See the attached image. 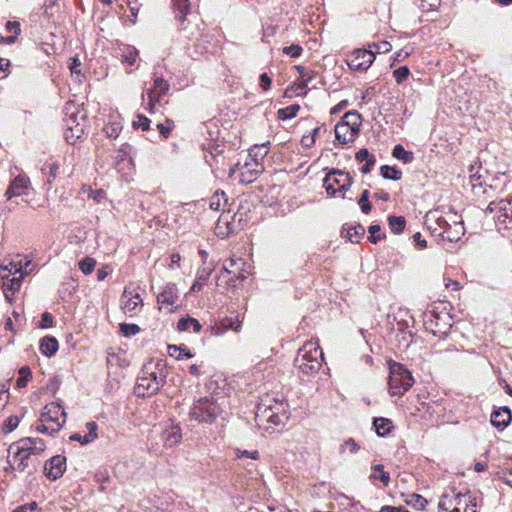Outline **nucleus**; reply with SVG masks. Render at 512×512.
<instances>
[{"label":"nucleus","instance_id":"c03bdc74","mask_svg":"<svg viewBox=\"0 0 512 512\" xmlns=\"http://www.w3.org/2000/svg\"><path fill=\"white\" fill-rule=\"evenodd\" d=\"M365 235V228L362 224L358 223L347 230L346 237L348 240L354 243H358L359 240Z\"/></svg>","mask_w":512,"mask_h":512},{"label":"nucleus","instance_id":"3c124183","mask_svg":"<svg viewBox=\"0 0 512 512\" xmlns=\"http://www.w3.org/2000/svg\"><path fill=\"white\" fill-rule=\"evenodd\" d=\"M370 192L369 190H364L358 200V204L360 206L361 211L364 214H369L372 210V204L369 201Z\"/></svg>","mask_w":512,"mask_h":512},{"label":"nucleus","instance_id":"58836bf2","mask_svg":"<svg viewBox=\"0 0 512 512\" xmlns=\"http://www.w3.org/2000/svg\"><path fill=\"white\" fill-rule=\"evenodd\" d=\"M61 414L63 416V419L62 422H59V424H57V426H49L48 423L40 422V424L36 426V430L39 433L49 435H54L55 433L59 432L66 422V412L62 411Z\"/></svg>","mask_w":512,"mask_h":512},{"label":"nucleus","instance_id":"2eb2a0df","mask_svg":"<svg viewBox=\"0 0 512 512\" xmlns=\"http://www.w3.org/2000/svg\"><path fill=\"white\" fill-rule=\"evenodd\" d=\"M30 185V180L25 175L16 176L10 183L9 187L5 192L7 199L12 197L21 196L27 194V190Z\"/></svg>","mask_w":512,"mask_h":512},{"label":"nucleus","instance_id":"aec40b11","mask_svg":"<svg viewBox=\"0 0 512 512\" xmlns=\"http://www.w3.org/2000/svg\"><path fill=\"white\" fill-rule=\"evenodd\" d=\"M294 67L298 71L299 76L302 79V83L295 84V85L288 87L284 93V96L287 98H292L294 96H300V95L306 94L305 87H306L307 82L311 79L310 76H307L306 66H294Z\"/></svg>","mask_w":512,"mask_h":512},{"label":"nucleus","instance_id":"bf43d9fd","mask_svg":"<svg viewBox=\"0 0 512 512\" xmlns=\"http://www.w3.org/2000/svg\"><path fill=\"white\" fill-rule=\"evenodd\" d=\"M120 332L125 337H131L140 332V327L137 324L123 323L120 325Z\"/></svg>","mask_w":512,"mask_h":512},{"label":"nucleus","instance_id":"79ce46f5","mask_svg":"<svg viewBox=\"0 0 512 512\" xmlns=\"http://www.w3.org/2000/svg\"><path fill=\"white\" fill-rule=\"evenodd\" d=\"M438 508L441 511L446 512H461L460 507L454 506L453 497H450L448 494H443L439 503Z\"/></svg>","mask_w":512,"mask_h":512},{"label":"nucleus","instance_id":"6ab92c4d","mask_svg":"<svg viewBox=\"0 0 512 512\" xmlns=\"http://www.w3.org/2000/svg\"><path fill=\"white\" fill-rule=\"evenodd\" d=\"M263 170V165L258 161H254L252 164L246 163L239 175L240 182L244 184H250L254 182L263 172Z\"/></svg>","mask_w":512,"mask_h":512},{"label":"nucleus","instance_id":"69168bd1","mask_svg":"<svg viewBox=\"0 0 512 512\" xmlns=\"http://www.w3.org/2000/svg\"><path fill=\"white\" fill-rule=\"evenodd\" d=\"M54 325V317L49 312H44L41 315V320L38 323V327L41 329L51 328Z\"/></svg>","mask_w":512,"mask_h":512},{"label":"nucleus","instance_id":"c9c22d12","mask_svg":"<svg viewBox=\"0 0 512 512\" xmlns=\"http://www.w3.org/2000/svg\"><path fill=\"white\" fill-rule=\"evenodd\" d=\"M169 83L163 77H155L153 88L149 89L148 93H153L155 96L161 98L169 91Z\"/></svg>","mask_w":512,"mask_h":512},{"label":"nucleus","instance_id":"e2e57ef3","mask_svg":"<svg viewBox=\"0 0 512 512\" xmlns=\"http://www.w3.org/2000/svg\"><path fill=\"white\" fill-rule=\"evenodd\" d=\"M86 429L88 431L86 442H93L98 438L97 430L98 424L95 421H90L86 423Z\"/></svg>","mask_w":512,"mask_h":512},{"label":"nucleus","instance_id":"864d4df0","mask_svg":"<svg viewBox=\"0 0 512 512\" xmlns=\"http://www.w3.org/2000/svg\"><path fill=\"white\" fill-rule=\"evenodd\" d=\"M96 266V260L92 257H85L79 262V269L85 274L89 275L93 272Z\"/></svg>","mask_w":512,"mask_h":512},{"label":"nucleus","instance_id":"72a5a7b5","mask_svg":"<svg viewBox=\"0 0 512 512\" xmlns=\"http://www.w3.org/2000/svg\"><path fill=\"white\" fill-rule=\"evenodd\" d=\"M190 328H192L195 333H199L201 331L202 325L197 319L190 316L182 317L179 319L177 323V329L179 331H188Z\"/></svg>","mask_w":512,"mask_h":512},{"label":"nucleus","instance_id":"e433bc0d","mask_svg":"<svg viewBox=\"0 0 512 512\" xmlns=\"http://www.w3.org/2000/svg\"><path fill=\"white\" fill-rule=\"evenodd\" d=\"M373 473L370 475L371 480H379L387 487L390 483V474L384 470L382 464H376L372 467Z\"/></svg>","mask_w":512,"mask_h":512},{"label":"nucleus","instance_id":"4be33fe9","mask_svg":"<svg viewBox=\"0 0 512 512\" xmlns=\"http://www.w3.org/2000/svg\"><path fill=\"white\" fill-rule=\"evenodd\" d=\"M294 366L298 368L305 375H314L316 374L322 364L321 361H316V358L313 360H308L304 356H296L294 359Z\"/></svg>","mask_w":512,"mask_h":512},{"label":"nucleus","instance_id":"5701e85b","mask_svg":"<svg viewBox=\"0 0 512 512\" xmlns=\"http://www.w3.org/2000/svg\"><path fill=\"white\" fill-rule=\"evenodd\" d=\"M178 300V289L175 283H167L157 295V302L162 305H174Z\"/></svg>","mask_w":512,"mask_h":512},{"label":"nucleus","instance_id":"bb28decb","mask_svg":"<svg viewBox=\"0 0 512 512\" xmlns=\"http://www.w3.org/2000/svg\"><path fill=\"white\" fill-rule=\"evenodd\" d=\"M171 5L175 14V19L181 26L190 11V2L189 0H171Z\"/></svg>","mask_w":512,"mask_h":512},{"label":"nucleus","instance_id":"f03ea898","mask_svg":"<svg viewBox=\"0 0 512 512\" xmlns=\"http://www.w3.org/2000/svg\"><path fill=\"white\" fill-rule=\"evenodd\" d=\"M452 322V316L443 303L432 304L423 313V325L426 331L439 338L449 334Z\"/></svg>","mask_w":512,"mask_h":512},{"label":"nucleus","instance_id":"a19ab883","mask_svg":"<svg viewBox=\"0 0 512 512\" xmlns=\"http://www.w3.org/2000/svg\"><path fill=\"white\" fill-rule=\"evenodd\" d=\"M380 175L384 179L398 181L402 178V171L396 166L382 165L380 167Z\"/></svg>","mask_w":512,"mask_h":512},{"label":"nucleus","instance_id":"8fccbe9b","mask_svg":"<svg viewBox=\"0 0 512 512\" xmlns=\"http://www.w3.org/2000/svg\"><path fill=\"white\" fill-rule=\"evenodd\" d=\"M392 46L387 41H381L378 43H373L368 46V51H372L375 57L380 54H386L390 52Z\"/></svg>","mask_w":512,"mask_h":512},{"label":"nucleus","instance_id":"a211bd4d","mask_svg":"<svg viewBox=\"0 0 512 512\" xmlns=\"http://www.w3.org/2000/svg\"><path fill=\"white\" fill-rule=\"evenodd\" d=\"M374 61L375 55L373 52L365 48L354 49L345 58L346 64H373Z\"/></svg>","mask_w":512,"mask_h":512},{"label":"nucleus","instance_id":"9b49d317","mask_svg":"<svg viewBox=\"0 0 512 512\" xmlns=\"http://www.w3.org/2000/svg\"><path fill=\"white\" fill-rule=\"evenodd\" d=\"M164 360H158L156 363L150 361L143 366V375H147L153 382H159V390L166 382L167 374L164 372Z\"/></svg>","mask_w":512,"mask_h":512},{"label":"nucleus","instance_id":"de8ad7c7","mask_svg":"<svg viewBox=\"0 0 512 512\" xmlns=\"http://www.w3.org/2000/svg\"><path fill=\"white\" fill-rule=\"evenodd\" d=\"M360 448V445L353 438H348L340 445L339 453L343 454L348 451L350 454H356Z\"/></svg>","mask_w":512,"mask_h":512},{"label":"nucleus","instance_id":"dca6fc26","mask_svg":"<svg viewBox=\"0 0 512 512\" xmlns=\"http://www.w3.org/2000/svg\"><path fill=\"white\" fill-rule=\"evenodd\" d=\"M64 411L59 403L52 402L44 407L43 412L40 415L39 421L43 423H54L55 426L62 422L63 416L61 412Z\"/></svg>","mask_w":512,"mask_h":512},{"label":"nucleus","instance_id":"13d9d810","mask_svg":"<svg viewBox=\"0 0 512 512\" xmlns=\"http://www.w3.org/2000/svg\"><path fill=\"white\" fill-rule=\"evenodd\" d=\"M150 123H151V120L148 117H146L142 114H138L137 120H134L132 122V127L134 129L140 128L141 130L146 131V130H149Z\"/></svg>","mask_w":512,"mask_h":512},{"label":"nucleus","instance_id":"4468645a","mask_svg":"<svg viewBox=\"0 0 512 512\" xmlns=\"http://www.w3.org/2000/svg\"><path fill=\"white\" fill-rule=\"evenodd\" d=\"M20 450L27 452L31 455H40L44 452L46 445L43 439L26 437L15 442Z\"/></svg>","mask_w":512,"mask_h":512},{"label":"nucleus","instance_id":"c756f323","mask_svg":"<svg viewBox=\"0 0 512 512\" xmlns=\"http://www.w3.org/2000/svg\"><path fill=\"white\" fill-rule=\"evenodd\" d=\"M334 132L336 140L343 145L353 142L357 138L356 134L352 133L345 124H341L340 122L336 124Z\"/></svg>","mask_w":512,"mask_h":512},{"label":"nucleus","instance_id":"ddd939ff","mask_svg":"<svg viewBox=\"0 0 512 512\" xmlns=\"http://www.w3.org/2000/svg\"><path fill=\"white\" fill-rule=\"evenodd\" d=\"M162 441L166 447L172 448L178 445L182 440V431L178 423L170 420V424L167 425L162 431Z\"/></svg>","mask_w":512,"mask_h":512},{"label":"nucleus","instance_id":"338daca9","mask_svg":"<svg viewBox=\"0 0 512 512\" xmlns=\"http://www.w3.org/2000/svg\"><path fill=\"white\" fill-rule=\"evenodd\" d=\"M409 66H399L398 69L394 70L393 75L398 84L402 83L409 76Z\"/></svg>","mask_w":512,"mask_h":512},{"label":"nucleus","instance_id":"ea45409f","mask_svg":"<svg viewBox=\"0 0 512 512\" xmlns=\"http://www.w3.org/2000/svg\"><path fill=\"white\" fill-rule=\"evenodd\" d=\"M392 156L405 164L411 163L414 159L413 153L411 151L405 150L401 144L394 146L392 150Z\"/></svg>","mask_w":512,"mask_h":512},{"label":"nucleus","instance_id":"f704fd0d","mask_svg":"<svg viewBox=\"0 0 512 512\" xmlns=\"http://www.w3.org/2000/svg\"><path fill=\"white\" fill-rule=\"evenodd\" d=\"M167 348L169 356L174 357L176 360L189 359L194 356L185 345H168Z\"/></svg>","mask_w":512,"mask_h":512},{"label":"nucleus","instance_id":"9d476101","mask_svg":"<svg viewBox=\"0 0 512 512\" xmlns=\"http://www.w3.org/2000/svg\"><path fill=\"white\" fill-rule=\"evenodd\" d=\"M65 471L66 457L64 455H55L44 464V474L50 480L55 481L61 478Z\"/></svg>","mask_w":512,"mask_h":512},{"label":"nucleus","instance_id":"052dcab7","mask_svg":"<svg viewBox=\"0 0 512 512\" xmlns=\"http://www.w3.org/2000/svg\"><path fill=\"white\" fill-rule=\"evenodd\" d=\"M71 76L78 82L81 83L85 78V71L87 66H68Z\"/></svg>","mask_w":512,"mask_h":512},{"label":"nucleus","instance_id":"0eeeda50","mask_svg":"<svg viewBox=\"0 0 512 512\" xmlns=\"http://www.w3.org/2000/svg\"><path fill=\"white\" fill-rule=\"evenodd\" d=\"M287 403L281 400L273 399L263 401L257 406V415L263 416L274 425L284 424L288 420Z\"/></svg>","mask_w":512,"mask_h":512},{"label":"nucleus","instance_id":"5fc2aeb1","mask_svg":"<svg viewBox=\"0 0 512 512\" xmlns=\"http://www.w3.org/2000/svg\"><path fill=\"white\" fill-rule=\"evenodd\" d=\"M380 231H381V226L379 224H372L368 228V232L370 234V236L368 237V240L371 243L376 244L381 239L385 238L386 235L385 234H379Z\"/></svg>","mask_w":512,"mask_h":512},{"label":"nucleus","instance_id":"423d86ee","mask_svg":"<svg viewBox=\"0 0 512 512\" xmlns=\"http://www.w3.org/2000/svg\"><path fill=\"white\" fill-rule=\"evenodd\" d=\"M222 409L218 403L209 397L198 399L190 410V417L199 423L211 424L221 414Z\"/></svg>","mask_w":512,"mask_h":512},{"label":"nucleus","instance_id":"c85d7f7f","mask_svg":"<svg viewBox=\"0 0 512 512\" xmlns=\"http://www.w3.org/2000/svg\"><path fill=\"white\" fill-rule=\"evenodd\" d=\"M242 327V321L239 320L238 316L233 317H225L221 320L219 325L217 326L216 334L221 335L227 332L228 330H233L235 332H239Z\"/></svg>","mask_w":512,"mask_h":512},{"label":"nucleus","instance_id":"7c9ffc66","mask_svg":"<svg viewBox=\"0 0 512 512\" xmlns=\"http://www.w3.org/2000/svg\"><path fill=\"white\" fill-rule=\"evenodd\" d=\"M373 427L379 437H385L389 435L393 429V423L388 418L376 417L373 419Z\"/></svg>","mask_w":512,"mask_h":512},{"label":"nucleus","instance_id":"b1692460","mask_svg":"<svg viewBox=\"0 0 512 512\" xmlns=\"http://www.w3.org/2000/svg\"><path fill=\"white\" fill-rule=\"evenodd\" d=\"M512 420V414L508 408H500L490 416V423L499 430L505 429Z\"/></svg>","mask_w":512,"mask_h":512},{"label":"nucleus","instance_id":"cd10ccee","mask_svg":"<svg viewBox=\"0 0 512 512\" xmlns=\"http://www.w3.org/2000/svg\"><path fill=\"white\" fill-rule=\"evenodd\" d=\"M59 349L58 340L53 336H45L40 340L39 350L47 356L52 357Z\"/></svg>","mask_w":512,"mask_h":512},{"label":"nucleus","instance_id":"20e7f679","mask_svg":"<svg viewBox=\"0 0 512 512\" xmlns=\"http://www.w3.org/2000/svg\"><path fill=\"white\" fill-rule=\"evenodd\" d=\"M388 388L392 396H402L414 383L411 372L401 363H389Z\"/></svg>","mask_w":512,"mask_h":512},{"label":"nucleus","instance_id":"6e6552de","mask_svg":"<svg viewBox=\"0 0 512 512\" xmlns=\"http://www.w3.org/2000/svg\"><path fill=\"white\" fill-rule=\"evenodd\" d=\"M8 457H12L16 464L11 465V470L23 472L32 466V469L29 471L30 475L37 470V465L31 462V456L27 452L20 450V447L15 442L8 448Z\"/></svg>","mask_w":512,"mask_h":512},{"label":"nucleus","instance_id":"0e129e2a","mask_svg":"<svg viewBox=\"0 0 512 512\" xmlns=\"http://www.w3.org/2000/svg\"><path fill=\"white\" fill-rule=\"evenodd\" d=\"M345 120L351 122L354 125V128L360 127L362 123V116L357 111H349L344 114Z\"/></svg>","mask_w":512,"mask_h":512},{"label":"nucleus","instance_id":"1a4fd4ad","mask_svg":"<svg viewBox=\"0 0 512 512\" xmlns=\"http://www.w3.org/2000/svg\"><path fill=\"white\" fill-rule=\"evenodd\" d=\"M508 202L505 200L493 201L484 210V217L487 220L498 222L500 225L506 227V220Z\"/></svg>","mask_w":512,"mask_h":512},{"label":"nucleus","instance_id":"a878e982","mask_svg":"<svg viewBox=\"0 0 512 512\" xmlns=\"http://www.w3.org/2000/svg\"><path fill=\"white\" fill-rule=\"evenodd\" d=\"M60 164L58 162H46L41 168L44 176V183L48 185V190L52 187L53 182L59 175Z\"/></svg>","mask_w":512,"mask_h":512},{"label":"nucleus","instance_id":"7ed1b4c3","mask_svg":"<svg viewBox=\"0 0 512 512\" xmlns=\"http://www.w3.org/2000/svg\"><path fill=\"white\" fill-rule=\"evenodd\" d=\"M30 261H26L24 266L20 262V266L17 267L10 263L11 268L8 266L1 267L0 280L1 287L3 289L6 300L11 304L13 302L12 295L18 291L22 285L24 275L28 274V266Z\"/></svg>","mask_w":512,"mask_h":512},{"label":"nucleus","instance_id":"6e6d98bb","mask_svg":"<svg viewBox=\"0 0 512 512\" xmlns=\"http://www.w3.org/2000/svg\"><path fill=\"white\" fill-rule=\"evenodd\" d=\"M20 419L16 415L9 416L3 423L2 431L4 434H8L17 428Z\"/></svg>","mask_w":512,"mask_h":512},{"label":"nucleus","instance_id":"39448f33","mask_svg":"<svg viewBox=\"0 0 512 512\" xmlns=\"http://www.w3.org/2000/svg\"><path fill=\"white\" fill-rule=\"evenodd\" d=\"M353 183L354 179L349 172L336 168L330 169L323 180V186L330 197H336L338 193H341L343 199Z\"/></svg>","mask_w":512,"mask_h":512},{"label":"nucleus","instance_id":"a18cd8bd","mask_svg":"<svg viewBox=\"0 0 512 512\" xmlns=\"http://www.w3.org/2000/svg\"><path fill=\"white\" fill-rule=\"evenodd\" d=\"M270 142H266L261 145H254L250 151L249 155L253 157L254 161H258L259 159L262 160L264 157L268 154V145Z\"/></svg>","mask_w":512,"mask_h":512},{"label":"nucleus","instance_id":"f8f14e48","mask_svg":"<svg viewBox=\"0 0 512 512\" xmlns=\"http://www.w3.org/2000/svg\"><path fill=\"white\" fill-rule=\"evenodd\" d=\"M159 391V382H153L147 375H143V369L137 378L135 393L137 396L149 397Z\"/></svg>","mask_w":512,"mask_h":512},{"label":"nucleus","instance_id":"774afa93","mask_svg":"<svg viewBox=\"0 0 512 512\" xmlns=\"http://www.w3.org/2000/svg\"><path fill=\"white\" fill-rule=\"evenodd\" d=\"M303 49L299 45H291V46H285L282 49V52L286 55H289L292 58H297L301 55Z\"/></svg>","mask_w":512,"mask_h":512},{"label":"nucleus","instance_id":"f3484780","mask_svg":"<svg viewBox=\"0 0 512 512\" xmlns=\"http://www.w3.org/2000/svg\"><path fill=\"white\" fill-rule=\"evenodd\" d=\"M121 303L124 313L132 316L136 314L138 307L143 304V301L138 293L133 294L125 289L121 296Z\"/></svg>","mask_w":512,"mask_h":512},{"label":"nucleus","instance_id":"4c0bfd02","mask_svg":"<svg viewBox=\"0 0 512 512\" xmlns=\"http://www.w3.org/2000/svg\"><path fill=\"white\" fill-rule=\"evenodd\" d=\"M387 220L392 233L401 234L404 231L406 227V219L404 216L390 215Z\"/></svg>","mask_w":512,"mask_h":512},{"label":"nucleus","instance_id":"412c9836","mask_svg":"<svg viewBox=\"0 0 512 512\" xmlns=\"http://www.w3.org/2000/svg\"><path fill=\"white\" fill-rule=\"evenodd\" d=\"M294 67L298 71L299 76L302 79V83L295 84V85L288 87L284 93V96L287 98H292L294 96H300V95L306 94L305 87H306L307 82L311 79L310 76H307L306 66H294Z\"/></svg>","mask_w":512,"mask_h":512},{"label":"nucleus","instance_id":"49530a36","mask_svg":"<svg viewBox=\"0 0 512 512\" xmlns=\"http://www.w3.org/2000/svg\"><path fill=\"white\" fill-rule=\"evenodd\" d=\"M32 378V371L29 366H22L19 369V378L16 381L18 388H24Z\"/></svg>","mask_w":512,"mask_h":512},{"label":"nucleus","instance_id":"37998d69","mask_svg":"<svg viewBox=\"0 0 512 512\" xmlns=\"http://www.w3.org/2000/svg\"><path fill=\"white\" fill-rule=\"evenodd\" d=\"M299 110H300V105H298V104H292L285 108H281L277 112L278 119L283 120V121L292 119L297 116Z\"/></svg>","mask_w":512,"mask_h":512},{"label":"nucleus","instance_id":"680f3d73","mask_svg":"<svg viewBox=\"0 0 512 512\" xmlns=\"http://www.w3.org/2000/svg\"><path fill=\"white\" fill-rule=\"evenodd\" d=\"M411 49H407L406 47L395 52L390 58V64H395L396 62L400 63L406 60V58L410 55Z\"/></svg>","mask_w":512,"mask_h":512},{"label":"nucleus","instance_id":"473e14b6","mask_svg":"<svg viewBox=\"0 0 512 512\" xmlns=\"http://www.w3.org/2000/svg\"><path fill=\"white\" fill-rule=\"evenodd\" d=\"M122 127V122L119 116L111 117L110 120L105 124L103 131L107 137L116 139L119 136Z\"/></svg>","mask_w":512,"mask_h":512},{"label":"nucleus","instance_id":"2f4dec72","mask_svg":"<svg viewBox=\"0 0 512 512\" xmlns=\"http://www.w3.org/2000/svg\"><path fill=\"white\" fill-rule=\"evenodd\" d=\"M213 269L212 268H199L196 273V279L194 283L192 284L191 291L198 292L201 291L204 287V285L209 280L211 273Z\"/></svg>","mask_w":512,"mask_h":512},{"label":"nucleus","instance_id":"f257e3e1","mask_svg":"<svg viewBox=\"0 0 512 512\" xmlns=\"http://www.w3.org/2000/svg\"><path fill=\"white\" fill-rule=\"evenodd\" d=\"M64 113V138L67 143L75 145L78 141L82 140L86 133V113L84 111H80L78 105H76L73 101H68L65 104Z\"/></svg>","mask_w":512,"mask_h":512},{"label":"nucleus","instance_id":"09e8293b","mask_svg":"<svg viewBox=\"0 0 512 512\" xmlns=\"http://www.w3.org/2000/svg\"><path fill=\"white\" fill-rule=\"evenodd\" d=\"M138 54L139 52L134 46H125L122 54L123 62L125 64H135L138 58Z\"/></svg>","mask_w":512,"mask_h":512},{"label":"nucleus","instance_id":"603ef678","mask_svg":"<svg viewBox=\"0 0 512 512\" xmlns=\"http://www.w3.org/2000/svg\"><path fill=\"white\" fill-rule=\"evenodd\" d=\"M221 199H224V202L226 203L227 202V197H226V194L224 191L222 190H217L213 196L211 197L210 199V208L212 210H215V211H218L220 210V207H221Z\"/></svg>","mask_w":512,"mask_h":512},{"label":"nucleus","instance_id":"393cba45","mask_svg":"<svg viewBox=\"0 0 512 512\" xmlns=\"http://www.w3.org/2000/svg\"><path fill=\"white\" fill-rule=\"evenodd\" d=\"M304 356L308 360H313L316 358V361L323 362V352L320 348V346L317 343L314 342H307L305 343L299 350L296 356Z\"/></svg>","mask_w":512,"mask_h":512},{"label":"nucleus","instance_id":"4d7b16f0","mask_svg":"<svg viewBox=\"0 0 512 512\" xmlns=\"http://www.w3.org/2000/svg\"><path fill=\"white\" fill-rule=\"evenodd\" d=\"M461 230L463 227H459V230L452 231V228L445 229L441 231L438 235L442 238V240L453 242L457 241L460 238Z\"/></svg>","mask_w":512,"mask_h":512}]
</instances>
